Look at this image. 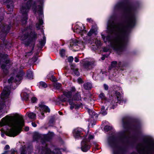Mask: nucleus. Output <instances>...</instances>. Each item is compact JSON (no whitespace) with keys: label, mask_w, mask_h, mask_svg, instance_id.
Instances as JSON below:
<instances>
[{"label":"nucleus","mask_w":154,"mask_h":154,"mask_svg":"<svg viewBox=\"0 0 154 154\" xmlns=\"http://www.w3.org/2000/svg\"><path fill=\"white\" fill-rule=\"evenodd\" d=\"M127 27L116 23L114 19L112 18L108 21L107 29L110 34H116L117 36L113 39L109 36L105 37L102 35V38L104 42H108L113 49L121 51L127 42Z\"/></svg>","instance_id":"1"},{"label":"nucleus","mask_w":154,"mask_h":154,"mask_svg":"<svg viewBox=\"0 0 154 154\" xmlns=\"http://www.w3.org/2000/svg\"><path fill=\"white\" fill-rule=\"evenodd\" d=\"M24 125V120L22 117H17L14 116H6L0 122L1 127L7 125L9 128L5 131V134L9 136L15 137L20 132L22 127Z\"/></svg>","instance_id":"2"},{"label":"nucleus","mask_w":154,"mask_h":154,"mask_svg":"<svg viewBox=\"0 0 154 154\" xmlns=\"http://www.w3.org/2000/svg\"><path fill=\"white\" fill-rule=\"evenodd\" d=\"M31 5L34 13L35 14L37 13L39 16L38 19V22L36 25V28L38 29H39L41 28L43 23L42 20L43 16L42 5H41L35 7V3H33L32 5V0H29L26 4H23L21 9L20 11L22 14L21 19L22 22L23 24L26 23L28 19L27 13L29 11L30 7H31Z\"/></svg>","instance_id":"3"},{"label":"nucleus","mask_w":154,"mask_h":154,"mask_svg":"<svg viewBox=\"0 0 154 154\" xmlns=\"http://www.w3.org/2000/svg\"><path fill=\"white\" fill-rule=\"evenodd\" d=\"M123 8L125 12L128 15V26L132 27L135 23V17L133 9L131 7L126 5L123 2L117 4L115 6V9Z\"/></svg>","instance_id":"4"},{"label":"nucleus","mask_w":154,"mask_h":154,"mask_svg":"<svg viewBox=\"0 0 154 154\" xmlns=\"http://www.w3.org/2000/svg\"><path fill=\"white\" fill-rule=\"evenodd\" d=\"M75 89L74 87L71 88L70 91H65L63 92V95L60 97V100L63 101H66L68 100L69 104L70 105V108L71 109L73 108L76 109L78 108V106L73 103L70 99L72 95L73 92L75 91Z\"/></svg>","instance_id":"5"},{"label":"nucleus","mask_w":154,"mask_h":154,"mask_svg":"<svg viewBox=\"0 0 154 154\" xmlns=\"http://www.w3.org/2000/svg\"><path fill=\"white\" fill-rule=\"evenodd\" d=\"M10 93V89L7 87H5L0 97V117L4 113V112H3L2 109H5V105L3 102L1 101V100L3 101L5 99L8 97Z\"/></svg>","instance_id":"6"},{"label":"nucleus","mask_w":154,"mask_h":154,"mask_svg":"<svg viewBox=\"0 0 154 154\" xmlns=\"http://www.w3.org/2000/svg\"><path fill=\"white\" fill-rule=\"evenodd\" d=\"M24 73L22 70L18 71L17 69H14V72L9 79L8 80L9 83L14 82L17 83L22 79L23 75Z\"/></svg>","instance_id":"7"},{"label":"nucleus","mask_w":154,"mask_h":154,"mask_svg":"<svg viewBox=\"0 0 154 154\" xmlns=\"http://www.w3.org/2000/svg\"><path fill=\"white\" fill-rule=\"evenodd\" d=\"M94 138V136L90 134H87L84 137L81 142V150L84 152L88 151L90 148V145L88 142Z\"/></svg>","instance_id":"8"},{"label":"nucleus","mask_w":154,"mask_h":154,"mask_svg":"<svg viewBox=\"0 0 154 154\" xmlns=\"http://www.w3.org/2000/svg\"><path fill=\"white\" fill-rule=\"evenodd\" d=\"M8 56L6 54L0 53V63L2 65L1 68L5 74L7 72L9 68L8 66L9 60L7 59Z\"/></svg>","instance_id":"9"},{"label":"nucleus","mask_w":154,"mask_h":154,"mask_svg":"<svg viewBox=\"0 0 154 154\" xmlns=\"http://www.w3.org/2000/svg\"><path fill=\"white\" fill-rule=\"evenodd\" d=\"M74 31L79 34L82 37L84 34H86L87 32L86 30H85V27L81 23L76 25L75 27Z\"/></svg>","instance_id":"10"},{"label":"nucleus","mask_w":154,"mask_h":154,"mask_svg":"<svg viewBox=\"0 0 154 154\" xmlns=\"http://www.w3.org/2000/svg\"><path fill=\"white\" fill-rule=\"evenodd\" d=\"M11 26L7 25H3L0 27L2 29V32L0 33V37L2 39V38L3 39L6 36L9 30L10 29Z\"/></svg>","instance_id":"11"},{"label":"nucleus","mask_w":154,"mask_h":154,"mask_svg":"<svg viewBox=\"0 0 154 154\" xmlns=\"http://www.w3.org/2000/svg\"><path fill=\"white\" fill-rule=\"evenodd\" d=\"M39 109L40 111V113L38 114V116L41 119H42L44 117V112H50V110L48 106L42 104L39 106Z\"/></svg>","instance_id":"12"},{"label":"nucleus","mask_w":154,"mask_h":154,"mask_svg":"<svg viewBox=\"0 0 154 154\" xmlns=\"http://www.w3.org/2000/svg\"><path fill=\"white\" fill-rule=\"evenodd\" d=\"M95 61L93 60H85L83 61L82 63L84 67L86 69H90L94 65Z\"/></svg>","instance_id":"13"},{"label":"nucleus","mask_w":154,"mask_h":154,"mask_svg":"<svg viewBox=\"0 0 154 154\" xmlns=\"http://www.w3.org/2000/svg\"><path fill=\"white\" fill-rule=\"evenodd\" d=\"M148 148L152 150L154 149V143L150 139H148L146 141Z\"/></svg>","instance_id":"14"},{"label":"nucleus","mask_w":154,"mask_h":154,"mask_svg":"<svg viewBox=\"0 0 154 154\" xmlns=\"http://www.w3.org/2000/svg\"><path fill=\"white\" fill-rule=\"evenodd\" d=\"M78 41L76 39H72L70 40V45L69 48L71 49H75V47L78 45Z\"/></svg>","instance_id":"15"},{"label":"nucleus","mask_w":154,"mask_h":154,"mask_svg":"<svg viewBox=\"0 0 154 154\" xmlns=\"http://www.w3.org/2000/svg\"><path fill=\"white\" fill-rule=\"evenodd\" d=\"M108 143L112 147H117V144L116 140L114 138H111L108 140Z\"/></svg>","instance_id":"16"},{"label":"nucleus","mask_w":154,"mask_h":154,"mask_svg":"<svg viewBox=\"0 0 154 154\" xmlns=\"http://www.w3.org/2000/svg\"><path fill=\"white\" fill-rule=\"evenodd\" d=\"M44 152L45 154H61V152L59 150L56 149L54 152H51L47 146L45 148Z\"/></svg>","instance_id":"17"},{"label":"nucleus","mask_w":154,"mask_h":154,"mask_svg":"<svg viewBox=\"0 0 154 154\" xmlns=\"http://www.w3.org/2000/svg\"><path fill=\"white\" fill-rule=\"evenodd\" d=\"M73 134L75 138H78L79 137L81 136V135L82 134L81 130L79 128L75 129L73 131Z\"/></svg>","instance_id":"18"},{"label":"nucleus","mask_w":154,"mask_h":154,"mask_svg":"<svg viewBox=\"0 0 154 154\" xmlns=\"http://www.w3.org/2000/svg\"><path fill=\"white\" fill-rule=\"evenodd\" d=\"M88 112L89 115L92 117L97 118L98 117V115L96 114L95 112L93 110L88 109Z\"/></svg>","instance_id":"19"},{"label":"nucleus","mask_w":154,"mask_h":154,"mask_svg":"<svg viewBox=\"0 0 154 154\" xmlns=\"http://www.w3.org/2000/svg\"><path fill=\"white\" fill-rule=\"evenodd\" d=\"M71 68L73 70L74 72L75 75L78 76L79 75V72L78 71V69L75 68V65L72 64L71 65Z\"/></svg>","instance_id":"20"},{"label":"nucleus","mask_w":154,"mask_h":154,"mask_svg":"<svg viewBox=\"0 0 154 154\" xmlns=\"http://www.w3.org/2000/svg\"><path fill=\"white\" fill-rule=\"evenodd\" d=\"M29 119H34L36 118L35 114L31 112H27L26 114Z\"/></svg>","instance_id":"21"},{"label":"nucleus","mask_w":154,"mask_h":154,"mask_svg":"<svg viewBox=\"0 0 154 154\" xmlns=\"http://www.w3.org/2000/svg\"><path fill=\"white\" fill-rule=\"evenodd\" d=\"M84 88L86 90H89L92 88V85L90 83L88 82L85 83L83 85Z\"/></svg>","instance_id":"22"},{"label":"nucleus","mask_w":154,"mask_h":154,"mask_svg":"<svg viewBox=\"0 0 154 154\" xmlns=\"http://www.w3.org/2000/svg\"><path fill=\"white\" fill-rule=\"evenodd\" d=\"M117 99L118 100V102L119 103H121V101H122V98L121 95L120 93L119 92H116V93Z\"/></svg>","instance_id":"23"},{"label":"nucleus","mask_w":154,"mask_h":154,"mask_svg":"<svg viewBox=\"0 0 154 154\" xmlns=\"http://www.w3.org/2000/svg\"><path fill=\"white\" fill-rule=\"evenodd\" d=\"M20 154H26V148L25 146H22L20 149Z\"/></svg>","instance_id":"24"},{"label":"nucleus","mask_w":154,"mask_h":154,"mask_svg":"<svg viewBox=\"0 0 154 154\" xmlns=\"http://www.w3.org/2000/svg\"><path fill=\"white\" fill-rule=\"evenodd\" d=\"M73 99L75 100H81V97L80 94L79 93H77L74 96Z\"/></svg>","instance_id":"25"},{"label":"nucleus","mask_w":154,"mask_h":154,"mask_svg":"<svg viewBox=\"0 0 154 154\" xmlns=\"http://www.w3.org/2000/svg\"><path fill=\"white\" fill-rule=\"evenodd\" d=\"M21 97L23 98L24 100H27L28 98V95L26 93L22 92L21 94Z\"/></svg>","instance_id":"26"},{"label":"nucleus","mask_w":154,"mask_h":154,"mask_svg":"<svg viewBox=\"0 0 154 154\" xmlns=\"http://www.w3.org/2000/svg\"><path fill=\"white\" fill-rule=\"evenodd\" d=\"M53 135V133L49 132L48 134L46 135V137H45V140L47 141H48L52 137Z\"/></svg>","instance_id":"27"},{"label":"nucleus","mask_w":154,"mask_h":154,"mask_svg":"<svg viewBox=\"0 0 154 154\" xmlns=\"http://www.w3.org/2000/svg\"><path fill=\"white\" fill-rule=\"evenodd\" d=\"M27 76V77L29 79H32L33 78L32 72L31 71H28Z\"/></svg>","instance_id":"28"},{"label":"nucleus","mask_w":154,"mask_h":154,"mask_svg":"<svg viewBox=\"0 0 154 154\" xmlns=\"http://www.w3.org/2000/svg\"><path fill=\"white\" fill-rule=\"evenodd\" d=\"M47 86V84L44 82H41L39 83V86L40 88H45Z\"/></svg>","instance_id":"29"},{"label":"nucleus","mask_w":154,"mask_h":154,"mask_svg":"<svg viewBox=\"0 0 154 154\" xmlns=\"http://www.w3.org/2000/svg\"><path fill=\"white\" fill-rule=\"evenodd\" d=\"M100 112L103 115H105L107 114L106 110H105V107L104 106H102Z\"/></svg>","instance_id":"30"},{"label":"nucleus","mask_w":154,"mask_h":154,"mask_svg":"<svg viewBox=\"0 0 154 154\" xmlns=\"http://www.w3.org/2000/svg\"><path fill=\"white\" fill-rule=\"evenodd\" d=\"M99 97L102 100H105L106 99V98L104 94L102 92L99 95Z\"/></svg>","instance_id":"31"},{"label":"nucleus","mask_w":154,"mask_h":154,"mask_svg":"<svg viewBox=\"0 0 154 154\" xmlns=\"http://www.w3.org/2000/svg\"><path fill=\"white\" fill-rule=\"evenodd\" d=\"M61 84L58 83H55L54 86L57 89H59L61 87Z\"/></svg>","instance_id":"32"},{"label":"nucleus","mask_w":154,"mask_h":154,"mask_svg":"<svg viewBox=\"0 0 154 154\" xmlns=\"http://www.w3.org/2000/svg\"><path fill=\"white\" fill-rule=\"evenodd\" d=\"M46 42V37L44 36L43 37V40L40 42V44L42 45H44Z\"/></svg>","instance_id":"33"},{"label":"nucleus","mask_w":154,"mask_h":154,"mask_svg":"<svg viewBox=\"0 0 154 154\" xmlns=\"http://www.w3.org/2000/svg\"><path fill=\"white\" fill-rule=\"evenodd\" d=\"M65 51L64 49H62L60 52V54L62 57H63L65 55Z\"/></svg>","instance_id":"34"},{"label":"nucleus","mask_w":154,"mask_h":154,"mask_svg":"<svg viewBox=\"0 0 154 154\" xmlns=\"http://www.w3.org/2000/svg\"><path fill=\"white\" fill-rule=\"evenodd\" d=\"M112 129V127L110 126H106L104 127V129L107 131L110 130Z\"/></svg>","instance_id":"35"},{"label":"nucleus","mask_w":154,"mask_h":154,"mask_svg":"<svg viewBox=\"0 0 154 154\" xmlns=\"http://www.w3.org/2000/svg\"><path fill=\"white\" fill-rule=\"evenodd\" d=\"M28 37V35H24V36H21L20 37V39L22 40H24L26 39Z\"/></svg>","instance_id":"36"},{"label":"nucleus","mask_w":154,"mask_h":154,"mask_svg":"<svg viewBox=\"0 0 154 154\" xmlns=\"http://www.w3.org/2000/svg\"><path fill=\"white\" fill-rule=\"evenodd\" d=\"M94 32V30L93 29H91L90 31L88 32V35L89 36H91L92 34Z\"/></svg>","instance_id":"37"},{"label":"nucleus","mask_w":154,"mask_h":154,"mask_svg":"<svg viewBox=\"0 0 154 154\" xmlns=\"http://www.w3.org/2000/svg\"><path fill=\"white\" fill-rule=\"evenodd\" d=\"M73 58L72 57H69L68 59V61L69 62H72L73 60Z\"/></svg>","instance_id":"38"},{"label":"nucleus","mask_w":154,"mask_h":154,"mask_svg":"<svg viewBox=\"0 0 154 154\" xmlns=\"http://www.w3.org/2000/svg\"><path fill=\"white\" fill-rule=\"evenodd\" d=\"M31 100L32 103H35L37 100V99L35 97H33L31 98Z\"/></svg>","instance_id":"39"},{"label":"nucleus","mask_w":154,"mask_h":154,"mask_svg":"<svg viewBox=\"0 0 154 154\" xmlns=\"http://www.w3.org/2000/svg\"><path fill=\"white\" fill-rule=\"evenodd\" d=\"M117 64V62L116 61H113L112 63L111 66L112 67H115Z\"/></svg>","instance_id":"40"},{"label":"nucleus","mask_w":154,"mask_h":154,"mask_svg":"<svg viewBox=\"0 0 154 154\" xmlns=\"http://www.w3.org/2000/svg\"><path fill=\"white\" fill-rule=\"evenodd\" d=\"M34 139H35L36 140L38 139L39 138V136L38 134H36L33 137Z\"/></svg>","instance_id":"41"},{"label":"nucleus","mask_w":154,"mask_h":154,"mask_svg":"<svg viewBox=\"0 0 154 154\" xmlns=\"http://www.w3.org/2000/svg\"><path fill=\"white\" fill-rule=\"evenodd\" d=\"M5 2L7 3H9V2L10 3V4H11V6H13V4H12V2L11 1V0H6Z\"/></svg>","instance_id":"42"},{"label":"nucleus","mask_w":154,"mask_h":154,"mask_svg":"<svg viewBox=\"0 0 154 154\" xmlns=\"http://www.w3.org/2000/svg\"><path fill=\"white\" fill-rule=\"evenodd\" d=\"M78 82L79 83V84H81L83 82V81H82V79L80 78H79L78 79Z\"/></svg>","instance_id":"43"},{"label":"nucleus","mask_w":154,"mask_h":154,"mask_svg":"<svg viewBox=\"0 0 154 154\" xmlns=\"http://www.w3.org/2000/svg\"><path fill=\"white\" fill-rule=\"evenodd\" d=\"M104 87L105 89L106 90H107L108 89V86L106 84L104 85Z\"/></svg>","instance_id":"44"},{"label":"nucleus","mask_w":154,"mask_h":154,"mask_svg":"<svg viewBox=\"0 0 154 154\" xmlns=\"http://www.w3.org/2000/svg\"><path fill=\"white\" fill-rule=\"evenodd\" d=\"M9 148H10V146H9L8 145H6V146H5V149H9Z\"/></svg>","instance_id":"45"},{"label":"nucleus","mask_w":154,"mask_h":154,"mask_svg":"<svg viewBox=\"0 0 154 154\" xmlns=\"http://www.w3.org/2000/svg\"><path fill=\"white\" fill-rule=\"evenodd\" d=\"M51 78L52 79V80L53 81H56V79H55V77L53 76H51Z\"/></svg>","instance_id":"46"},{"label":"nucleus","mask_w":154,"mask_h":154,"mask_svg":"<svg viewBox=\"0 0 154 154\" xmlns=\"http://www.w3.org/2000/svg\"><path fill=\"white\" fill-rule=\"evenodd\" d=\"M32 126L34 127H35L36 126V124L35 123H34V122H32Z\"/></svg>","instance_id":"47"},{"label":"nucleus","mask_w":154,"mask_h":154,"mask_svg":"<svg viewBox=\"0 0 154 154\" xmlns=\"http://www.w3.org/2000/svg\"><path fill=\"white\" fill-rule=\"evenodd\" d=\"M87 20L90 22H91L92 21L91 18H88L87 19Z\"/></svg>","instance_id":"48"},{"label":"nucleus","mask_w":154,"mask_h":154,"mask_svg":"<svg viewBox=\"0 0 154 154\" xmlns=\"http://www.w3.org/2000/svg\"><path fill=\"white\" fill-rule=\"evenodd\" d=\"M79 61V60L77 57H75V62H78Z\"/></svg>","instance_id":"49"},{"label":"nucleus","mask_w":154,"mask_h":154,"mask_svg":"<svg viewBox=\"0 0 154 154\" xmlns=\"http://www.w3.org/2000/svg\"><path fill=\"white\" fill-rule=\"evenodd\" d=\"M109 49H106V48H104L103 49V51L105 52L109 50Z\"/></svg>","instance_id":"50"},{"label":"nucleus","mask_w":154,"mask_h":154,"mask_svg":"<svg viewBox=\"0 0 154 154\" xmlns=\"http://www.w3.org/2000/svg\"><path fill=\"white\" fill-rule=\"evenodd\" d=\"M127 122L124 123V122H123V127H124L125 125H127Z\"/></svg>","instance_id":"51"},{"label":"nucleus","mask_w":154,"mask_h":154,"mask_svg":"<svg viewBox=\"0 0 154 154\" xmlns=\"http://www.w3.org/2000/svg\"><path fill=\"white\" fill-rule=\"evenodd\" d=\"M25 131H28L29 130V128L28 127H26L25 128Z\"/></svg>","instance_id":"52"},{"label":"nucleus","mask_w":154,"mask_h":154,"mask_svg":"<svg viewBox=\"0 0 154 154\" xmlns=\"http://www.w3.org/2000/svg\"><path fill=\"white\" fill-rule=\"evenodd\" d=\"M105 55H103V57L101 58V59L102 60H103L105 59Z\"/></svg>","instance_id":"53"},{"label":"nucleus","mask_w":154,"mask_h":154,"mask_svg":"<svg viewBox=\"0 0 154 154\" xmlns=\"http://www.w3.org/2000/svg\"><path fill=\"white\" fill-rule=\"evenodd\" d=\"M1 136L2 137H4L5 136V134L3 133H2L1 134Z\"/></svg>","instance_id":"54"},{"label":"nucleus","mask_w":154,"mask_h":154,"mask_svg":"<svg viewBox=\"0 0 154 154\" xmlns=\"http://www.w3.org/2000/svg\"><path fill=\"white\" fill-rule=\"evenodd\" d=\"M59 114L61 115H62V114H63V113L61 112H59Z\"/></svg>","instance_id":"55"},{"label":"nucleus","mask_w":154,"mask_h":154,"mask_svg":"<svg viewBox=\"0 0 154 154\" xmlns=\"http://www.w3.org/2000/svg\"><path fill=\"white\" fill-rule=\"evenodd\" d=\"M113 153H114V154H119V152H118V153L117 154V153H116V152H114Z\"/></svg>","instance_id":"56"},{"label":"nucleus","mask_w":154,"mask_h":154,"mask_svg":"<svg viewBox=\"0 0 154 154\" xmlns=\"http://www.w3.org/2000/svg\"><path fill=\"white\" fill-rule=\"evenodd\" d=\"M35 60L34 61V62H35L37 60L36 57H35Z\"/></svg>","instance_id":"57"},{"label":"nucleus","mask_w":154,"mask_h":154,"mask_svg":"<svg viewBox=\"0 0 154 154\" xmlns=\"http://www.w3.org/2000/svg\"><path fill=\"white\" fill-rule=\"evenodd\" d=\"M7 6H8V8H9V5H7Z\"/></svg>","instance_id":"58"},{"label":"nucleus","mask_w":154,"mask_h":154,"mask_svg":"<svg viewBox=\"0 0 154 154\" xmlns=\"http://www.w3.org/2000/svg\"><path fill=\"white\" fill-rule=\"evenodd\" d=\"M100 41H99V44H100Z\"/></svg>","instance_id":"59"},{"label":"nucleus","mask_w":154,"mask_h":154,"mask_svg":"<svg viewBox=\"0 0 154 154\" xmlns=\"http://www.w3.org/2000/svg\"><path fill=\"white\" fill-rule=\"evenodd\" d=\"M119 66H120V64H119Z\"/></svg>","instance_id":"60"},{"label":"nucleus","mask_w":154,"mask_h":154,"mask_svg":"<svg viewBox=\"0 0 154 154\" xmlns=\"http://www.w3.org/2000/svg\"><path fill=\"white\" fill-rule=\"evenodd\" d=\"M29 53H31V52Z\"/></svg>","instance_id":"61"}]
</instances>
